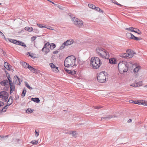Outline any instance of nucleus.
<instances>
[{
	"label": "nucleus",
	"instance_id": "f257e3e1",
	"mask_svg": "<svg viewBox=\"0 0 147 147\" xmlns=\"http://www.w3.org/2000/svg\"><path fill=\"white\" fill-rule=\"evenodd\" d=\"M76 58L73 55H71L66 57L64 62V65L67 67H72L75 65Z\"/></svg>",
	"mask_w": 147,
	"mask_h": 147
},
{
	"label": "nucleus",
	"instance_id": "f03ea898",
	"mask_svg": "<svg viewBox=\"0 0 147 147\" xmlns=\"http://www.w3.org/2000/svg\"><path fill=\"white\" fill-rule=\"evenodd\" d=\"M96 53L100 57L108 59L109 57V54L105 49L102 47H98L96 49Z\"/></svg>",
	"mask_w": 147,
	"mask_h": 147
},
{
	"label": "nucleus",
	"instance_id": "7ed1b4c3",
	"mask_svg": "<svg viewBox=\"0 0 147 147\" xmlns=\"http://www.w3.org/2000/svg\"><path fill=\"white\" fill-rule=\"evenodd\" d=\"M102 63L98 57H92L91 59V66L94 69H97L99 67Z\"/></svg>",
	"mask_w": 147,
	"mask_h": 147
},
{
	"label": "nucleus",
	"instance_id": "20e7f679",
	"mask_svg": "<svg viewBox=\"0 0 147 147\" xmlns=\"http://www.w3.org/2000/svg\"><path fill=\"white\" fill-rule=\"evenodd\" d=\"M108 78L107 74L105 71L100 72L97 76V79L100 83L105 82L106 79H108Z\"/></svg>",
	"mask_w": 147,
	"mask_h": 147
},
{
	"label": "nucleus",
	"instance_id": "39448f33",
	"mask_svg": "<svg viewBox=\"0 0 147 147\" xmlns=\"http://www.w3.org/2000/svg\"><path fill=\"white\" fill-rule=\"evenodd\" d=\"M118 67L119 72L121 74L127 72L128 69L125 61L120 62L118 64Z\"/></svg>",
	"mask_w": 147,
	"mask_h": 147
},
{
	"label": "nucleus",
	"instance_id": "423d86ee",
	"mask_svg": "<svg viewBox=\"0 0 147 147\" xmlns=\"http://www.w3.org/2000/svg\"><path fill=\"white\" fill-rule=\"evenodd\" d=\"M126 52L127 53H125L120 54L119 56L123 58L126 59L131 58L133 57L134 53L132 50L128 49L127 50Z\"/></svg>",
	"mask_w": 147,
	"mask_h": 147
},
{
	"label": "nucleus",
	"instance_id": "0eeeda50",
	"mask_svg": "<svg viewBox=\"0 0 147 147\" xmlns=\"http://www.w3.org/2000/svg\"><path fill=\"white\" fill-rule=\"evenodd\" d=\"M9 95L8 93L6 91H2L0 92V98L2 100L6 102L8 98Z\"/></svg>",
	"mask_w": 147,
	"mask_h": 147
},
{
	"label": "nucleus",
	"instance_id": "6e6552de",
	"mask_svg": "<svg viewBox=\"0 0 147 147\" xmlns=\"http://www.w3.org/2000/svg\"><path fill=\"white\" fill-rule=\"evenodd\" d=\"M22 82L20 79L18 78V76L16 75L13 78V83L17 85H20L21 84V83Z\"/></svg>",
	"mask_w": 147,
	"mask_h": 147
},
{
	"label": "nucleus",
	"instance_id": "1a4fd4ad",
	"mask_svg": "<svg viewBox=\"0 0 147 147\" xmlns=\"http://www.w3.org/2000/svg\"><path fill=\"white\" fill-rule=\"evenodd\" d=\"M48 46H49V47L51 49H53L56 47V45L55 44L52 43L50 44L48 42H47V47Z\"/></svg>",
	"mask_w": 147,
	"mask_h": 147
},
{
	"label": "nucleus",
	"instance_id": "9d476101",
	"mask_svg": "<svg viewBox=\"0 0 147 147\" xmlns=\"http://www.w3.org/2000/svg\"><path fill=\"white\" fill-rule=\"evenodd\" d=\"M4 67L6 68L7 70L10 71L11 70V67L12 66L9 65L7 62H5L4 65Z\"/></svg>",
	"mask_w": 147,
	"mask_h": 147
},
{
	"label": "nucleus",
	"instance_id": "9b49d317",
	"mask_svg": "<svg viewBox=\"0 0 147 147\" xmlns=\"http://www.w3.org/2000/svg\"><path fill=\"white\" fill-rule=\"evenodd\" d=\"M64 69L67 73L69 74L74 75L76 73V71L75 70L71 71V70H68L66 68H65Z\"/></svg>",
	"mask_w": 147,
	"mask_h": 147
},
{
	"label": "nucleus",
	"instance_id": "f8f14e48",
	"mask_svg": "<svg viewBox=\"0 0 147 147\" xmlns=\"http://www.w3.org/2000/svg\"><path fill=\"white\" fill-rule=\"evenodd\" d=\"M125 63L126 65L128 68V69L129 68L132 67L134 65V64H133V63L131 61L127 62L125 61Z\"/></svg>",
	"mask_w": 147,
	"mask_h": 147
},
{
	"label": "nucleus",
	"instance_id": "ddd939ff",
	"mask_svg": "<svg viewBox=\"0 0 147 147\" xmlns=\"http://www.w3.org/2000/svg\"><path fill=\"white\" fill-rule=\"evenodd\" d=\"M9 81L7 80H3L0 82V84L2 86H5L6 85H7V84L8 83Z\"/></svg>",
	"mask_w": 147,
	"mask_h": 147
},
{
	"label": "nucleus",
	"instance_id": "4468645a",
	"mask_svg": "<svg viewBox=\"0 0 147 147\" xmlns=\"http://www.w3.org/2000/svg\"><path fill=\"white\" fill-rule=\"evenodd\" d=\"M74 42V41L73 40L70 39L67 40L64 42L66 46H68L72 44Z\"/></svg>",
	"mask_w": 147,
	"mask_h": 147
},
{
	"label": "nucleus",
	"instance_id": "2eb2a0df",
	"mask_svg": "<svg viewBox=\"0 0 147 147\" xmlns=\"http://www.w3.org/2000/svg\"><path fill=\"white\" fill-rule=\"evenodd\" d=\"M109 63L111 64H115L116 63V59L113 58H112L109 59Z\"/></svg>",
	"mask_w": 147,
	"mask_h": 147
},
{
	"label": "nucleus",
	"instance_id": "dca6fc26",
	"mask_svg": "<svg viewBox=\"0 0 147 147\" xmlns=\"http://www.w3.org/2000/svg\"><path fill=\"white\" fill-rule=\"evenodd\" d=\"M116 117H117L116 116L113 115H109L107 116L106 117L102 118H101V120H102V119H111L112 118H114Z\"/></svg>",
	"mask_w": 147,
	"mask_h": 147
},
{
	"label": "nucleus",
	"instance_id": "f3484780",
	"mask_svg": "<svg viewBox=\"0 0 147 147\" xmlns=\"http://www.w3.org/2000/svg\"><path fill=\"white\" fill-rule=\"evenodd\" d=\"M9 87L10 89H11V88H12V89L13 90H15V86L13 85V84L12 83V81L10 80L9 82Z\"/></svg>",
	"mask_w": 147,
	"mask_h": 147
},
{
	"label": "nucleus",
	"instance_id": "a211bd4d",
	"mask_svg": "<svg viewBox=\"0 0 147 147\" xmlns=\"http://www.w3.org/2000/svg\"><path fill=\"white\" fill-rule=\"evenodd\" d=\"M31 100L37 103H39L40 102V100L38 98H31Z\"/></svg>",
	"mask_w": 147,
	"mask_h": 147
},
{
	"label": "nucleus",
	"instance_id": "6ab92c4d",
	"mask_svg": "<svg viewBox=\"0 0 147 147\" xmlns=\"http://www.w3.org/2000/svg\"><path fill=\"white\" fill-rule=\"evenodd\" d=\"M132 36H131V37H130V39H132L134 40H140L142 39V38H138L136 37L133 34H132Z\"/></svg>",
	"mask_w": 147,
	"mask_h": 147
},
{
	"label": "nucleus",
	"instance_id": "aec40b11",
	"mask_svg": "<svg viewBox=\"0 0 147 147\" xmlns=\"http://www.w3.org/2000/svg\"><path fill=\"white\" fill-rule=\"evenodd\" d=\"M133 32L137 33L139 34H142V32L139 29H137L136 28H134Z\"/></svg>",
	"mask_w": 147,
	"mask_h": 147
},
{
	"label": "nucleus",
	"instance_id": "412c9836",
	"mask_svg": "<svg viewBox=\"0 0 147 147\" xmlns=\"http://www.w3.org/2000/svg\"><path fill=\"white\" fill-rule=\"evenodd\" d=\"M140 67H141L140 66H138L135 68L134 69V73H136L138 72L139 70L140 69Z\"/></svg>",
	"mask_w": 147,
	"mask_h": 147
},
{
	"label": "nucleus",
	"instance_id": "4be33fe9",
	"mask_svg": "<svg viewBox=\"0 0 147 147\" xmlns=\"http://www.w3.org/2000/svg\"><path fill=\"white\" fill-rule=\"evenodd\" d=\"M32 27H26L25 28V30L29 32H32L33 30Z\"/></svg>",
	"mask_w": 147,
	"mask_h": 147
},
{
	"label": "nucleus",
	"instance_id": "5701e85b",
	"mask_svg": "<svg viewBox=\"0 0 147 147\" xmlns=\"http://www.w3.org/2000/svg\"><path fill=\"white\" fill-rule=\"evenodd\" d=\"M140 105H144L147 106V102L145 100H140Z\"/></svg>",
	"mask_w": 147,
	"mask_h": 147
},
{
	"label": "nucleus",
	"instance_id": "b1692460",
	"mask_svg": "<svg viewBox=\"0 0 147 147\" xmlns=\"http://www.w3.org/2000/svg\"><path fill=\"white\" fill-rule=\"evenodd\" d=\"M77 24H78V25H76V26L78 27H80L82 26L83 22L82 20H80L79 21V22H78Z\"/></svg>",
	"mask_w": 147,
	"mask_h": 147
},
{
	"label": "nucleus",
	"instance_id": "393cba45",
	"mask_svg": "<svg viewBox=\"0 0 147 147\" xmlns=\"http://www.w3.org/2000/svg\"><path fill=\"white\" fill-rule=\"evenodd\" d=\"M19 45L20 46H22L24 47H26V45L25 44V43L22 41H19L18 43V45Z\"/></svg>",
	"mask_w": 147,
	"mask_h": 147
},
{
	"label": "nucleus",
	"instance_id": "a878e982",
	"mask_svg": "<svg viewBox=\"0 0 147 147\" xmlns=\"http://www.w3.org/2000/svg\"><path fill=\"white\" fill-rule=\"evenodd\" d=\"M53 68H52V70L55 73H57L59 71L58 67L55 66V67Z\"/></svg>",
	"mask_w": 147,
	"mask_h": 147
},
{
	"label": "nucleus",
	"instance_id": "bb28decb",
	"mask_svg": "<svg viewBox=\"0 0 147 147\" xmlns=\"http://www.w3.org/2000/svg\"><path fill=\"white\" fill-rule=\"evenodd\" d=\"M26 89H25V88H24L21 95L22 98L24 97L25 96V94H26Z\"/></svg>",
	"mask_w": 147,
	"mask_h": 147
},
{
	"label": "nucleus",
	"instance_id": "cd10ccee",
	"mask_svg": "<svg viewBox=\"0 0 147 147\" xmlns=\"http://www.w3.org/2000/svg\"><path fill=\"white\" fill-rule=\"evenodd\" d=\"M94 9L97 11H99L100 12H102V13H103V10L101 9L99 7H95V8Z\"/></svg>",
	"mask_w": 147,
	"mask_h": 147
},
{
	"label": "nucleus",
	"instance_id": "c85d7f7f",
	"mask_svg": "<svg viewBox=\"0 0 147 147\" xmlns=\"http://www.w3.org/2000/svg\"><path fill=\"white\" fill-rule=\"evenodd\" d=\"M8 106L7 105L5 106L1 110V111H2L3 112H5L6 111V109L8 108Z\"/></svg>",
	"mask_w": 147,
	"mask_h": 147
},
{
	"label": "nucleus",
	"instance_id": "c756f323",
	"mask_svg": "<svg viewBox=\"0 0 147 147\" xmlns=\"http://www.w3.org/2000/svg\"><path fill=\"white\" fill-rule=\"evenodd\" d=\"M88 6L90 8H92L94 9L95 8V5L92 4H88Z\"/></svg>",
	"mask_w": 147,
	"mask_h": 147
},
{
	"label": "nucleus",
	"instance_id": "7c9ffc66",
	"mask_svg": "<svg viewBox=\"0 0 147 147\" xmlns=\"http://www.w3.org/2000/svg\"><path fill=\"white\" fill-rule=\"evenodd\" d=\"M12 103L13 100H8L7 105L9 106L11 105Z\"/></svg>",
	"mask_w": 147,
	"mask_h": 147
},
{
	"label": "nucleus",
	"instance_id": "2f4dec72",
	"mask_svg": "<svg viewBox=\"0 0 147 147\" xmlns=\"http://www.w3.org/2000/svg\"><path fill=\"white\" fill-rule=\"evenodd\" d=\"M31 143L33 145H36L38 143V141L34 140L31 141Z\"/></svg>",
	"mask_w": 147,
	"mask_h": 147
},
{
	"label": "nucleus",
	"instance_id": "473e14b6",
	"mask_svg": "<svg viewBox=\"0 0 147 147\" xmlns=\"http://www.w3.org/2000/svg\"><path fill=\"white\" fill-rule=\"evenodd\" d=\"M65 46H66V44H65V42H64L63 43L61 46L60 47L59 50H62L65 47Z\"/></svg>",
	"mask_w": 147,
	"mask_h": 147
},
{
	"label": "nucleus",
	"instance_id": "72a5a7b5",
	"mask_svg": "<svg viewBox=\"0 0 147 147\" xmlns=\"http://www.w3.org/2000/svg\"><path fill=\"white\" fill-rule=\"evenodd\" d=\"M37 24L38 26V27H39V28H46V26L45 25H42L41 24Z\"/></svg>",
	"mask_w": 147,
	"mask_h": 147
},
{
	"label": "nucleus",
	"instance_id": "f704fd0d",
	"mask_svg": "<svg viewBox=\"0 0 147 147\" xmlns=\"http://www.w3.org/2000/svg\"><path fill=\"white\" fill-rule=\"evenodd\" d=\"M132 34L130 33H128L126 34V36L127 38H128L130 39V37H131L132 36Z\"/></svg>",
	"mask_w": 147,
	"mask_h": 147
},
{
	"label": "nucleus",
	"instance_id": "c9c22d12",
	"mask_svg": "<svg viewBox=\"0 0 147 147\" xmlns=\"http://www.w3.org/2000/svg\"><path fill=\"white\" fill-rule=\"evenodd\" d=\"M127 30H129L130 31L133 32L134 30V28L133 27H130L129 28H126L125 29Z\"/></svg>",
	"mask_w": 147,
	"mask_h": 147
},
{
	"label": "nucleus",
	"instance_id": "e433bc0d",
	"mask_svg": "<svg viewBox=\"0 0 147 147\" xmlns=\"http://www.w3.org/2000/svg\"><path fill=\"white\" fill-rule=\"evenodd\" d=\"M77 20H78V19L75 17L72 18V20L73 23L74 24V22H76L77 21Z\"/></svg>",
	"mask_w": 147,
	"mask_h": 147
},
{
	"label": "nucleus",
	"instance_id": "4c0bfd02",
	"mask_svg": "<svg viewBox=\"0 0 147 147\" xmlns=\"http://www.w3.org/2000/svg\"><path fill=\"white\" fill-rule=\"evenodd\" d=\"M26 111L27 113H31L33 112V111L31 109L29 108L26 110Z\"/></svg>",
	"mask_w": 147,
	"mask_h": 147
},
{
	"label": "nucleus",
	"instance_id": "58836bf2",
	"mask_svg": "<svg viewBox=\"0 0 147 147\" xmlns=\"http://www.w3.org/2000/svg\"><path fill=\"white\" fill-rule=\"evenodd\" d=\"M27 68L29 69L31 71H32L33 69H34V68H33L30 65H28Z\"/></svg>",
	"mask_w": 147,
	"mask_h": 147
},
{
	"label": "nucleus",
	"instance_id": "ea45409f",
	"mask_svg": "<svg viewBox=\"0 0 147 147\" xmlns=\"http://www.w3.org/2000/svg\"><path fill=\"white\" fill-rule=\"evenodd\" d=\"M142 82H138L136 84V87L137 86H142Z\"/></svg>",
	"mask_w": 147,
	"mask_h": 147
},
{
	"label": "nucleus",
	"instance_id": "a19ab883",
	"mask_svg": "<svg viewBox=\"0 0 147 147\" xmlns=\"http://www.w3.org/2000/svg\"><path fill=\"white\" fill-rule=\"evenodd\" d=\"M25 85L26 86V87L28 88V89H32L33 88L32 87H30L29 85L28 84V83H26V84H25Z\"/></svg>",
	"mask_w": 147,
	"mask_h": 147
},
{
	"label": "nucleus",
	"instance_id": "79ce46f5",
	"mask_svg": "<svg viewBox=\"0 0 147 147\" xmlns=\"http://www.w3.org/2000/svg\"><path fill=\"white\" fill-rule=\"evenodd\" d=\"M19 41H18L16 40L13 39V43L18 45V43Z\"/></svg>",
	"mask_w": 147,
	"mask_h": 147
},
{
	"label": "nucleus",
	"instance_id": "37998d69",
	"mask_svg": "<svg viewBox=\"0 0 147 147\" xmlns=\"http://www.w3.org/2000/svg\"><path fill=\"white\" fill-rule=\"evenodd\" d=\"M6 76L8 79V80L9 81H9L11 80L10 79V75L8 73L6 74Z\"/></svg>",
	"mask_w": 147,
	"mask_h": 147
},
{
	"label": "nucleus",
	"instance_id": "c03bdc74",
	"mask_svg": "<svg viewBox=\"0 0 147 147\" xmlns=\"http://www.w3.org/2000/svg\"><path fill=\"white\" fill-rule=\"evenodd\" d=\"M47 29L50 30H54L53 28L49 26H47Z\"/></svg>",
	"mask_w": 147,
	"mask_h": 147
},
{
	"label": "nucleus",
	"instance_id": "a18cd8bd",
	"mask_svg": "<svg viewBox=\"0 0 147 147\" xmlns=\"http://www.w3.org/2000/svg\"><path fill=\"white\" fill-rule=\"evenodd\" d=\"M49 65L51 67L52 69V68H53V67H55L56 66L55 65L52 63H50L49 64Z\"/></svg>",
	"mask_w": 147,
	"mask_h": 147
},
{
	"label": "nucleus",
	"instance_id": "49530a36",
	"mask_svg": "<svg viewBox=\"0 0 147 147\" xmlns=\"http://www.w3.org/2000/svg\"><path fill=\"white\" fill-rule=\"evenodd\" d=\"M28 65V64L27 63H26L24 62V63H23V66L25 68H27Z\"/></svg>",
	"mask_w": 147,
	"mask_h": 147
},
{
	"label": "nucleus",
	"instance_id": "de8ad7c7",
	"mask_svg": "<svg viewBox=\"0 0 147 147\" xmlns=\"http://www.w3.org/2000/svg\"><path fill=\"white\" fill-rule=\"evenodd\" d=\"M71 134H72L73 136H75L76 134V131H71Z\"/></svg>",
	"mask_w": 147,
	"mask_h": 147
},
{
	"label": "nucleus",
	"instance_id": "09e8293b",
	"mask_svg": "<svg viewBox=\"0 0 147 147\" xmlns=\"http://www.w3.org/2000/svg\"><path fill=\"white\" fill-rule=\"evenodd\" d=\"M84 63V61H81L80 60H79L78 61V63L80 65H82Z\"/></svg>",
	"mask_w": 147,
	"mask_h": 147
},
{
	"label": "nucleus",
	"instance_id": "8fccbe9b",
	"mask_svg": "<svg viewBox=\"0 0 147 147\" xmlns=\"http://www.w3.org/2000/svg\"><path fill=\"white\" fill-rule=\"evenodd\" d=\"M0 33L1 34V35L2 36L4 37V38L6 40V41H7V38L5 37V35L4 34L2 33V32L0 31Z\"/></svg>",
	"mask_w": 147,
	"mask_h": 147
},
{
	"label": "nucleus",
	"instance_id": "3c124183",
	"mask_svg": "<svg viewBox=\"0 0 147 147\" xmlns=\"http://www.w3.org/2000/svg\"><path fill=\"white\" fill-rule=\"evenodd\" d=\"M102 107L101 106L99 105V106H95L94 107V108L96 109H100Z\"/></svg>",
	"mask_w": 147,
	"mask_h": 147
},
{
	"label": "nucleus",
	"instance_id": "603ef678",
	"mask_svg": "<svg viewBox=\"0 0 147 147\" xmlns=\"http://www.w3.org/2000/svg\"><path fill=\"white\" fill-rule=\"evenodd\" d=\"M45 44L44 45L41 51H42V52H44L45 50V48H46V43H45Z\"/></svg>",
	"mask_w": 147,
	"mask_h": 147
},
{
	"label": "nucleus",
	"instance_id": "864d4df0",
	"mask_svg": "<svg viewBox=\"0 0 147 147\" xmlns=\"http://www.w3.org/2000/svg\"><path fill=\"white\" fill-rule=\"evenodd\" d=\"M134 103L135 104H137L138 105H140V100L139 101H134Z\"/></svg>",
	"mask_w": 147,
	"mask_h": 147
},
{
	"label": "nucleus",
	"instance_id": "5fc2aeb1",
	"mask_svg": "<svg viewBox=\"0 0 147 147\" xmlns=\"http://www.w3.org/2000/svg\"><path fill=\"white\" fill-rule=\"evenodd\" d=\"M35 132L36 133L35 136L36 137H37L39 134V131H37L36 130L35 131Z\"/></svg>",
	"mask_w": 147,
	"mask_h": 147
},
{
	"label": "nucleus",
	"instance_id": "6e6d98bb",
	"mask_svg": "<svg viewBox=\"0 0 147 147\" xmlns=\"http://www.w3.org/2000/svg\"><path fill=\"white\" fill-rule=\"evenodd\" d=\"M7 40H8L9 42L13 43V39H11L9 38H7Z\"/></svg>",
	"mask_w": 147,
	"mask_h": 147
},
{
	"label": "nucleus",
	"instance_id": "4d7b16f0",
	"mask_svg": "<svg viewBox=\"0 0 147 147\" xmlns=\"http://www.w3.org/2000/svg\"><path fill=\"white\" fill-rule=\"evenodd\" d=\"M4 105V103L3 102L0 100V107Z\"/></svg>",
	"mask_w": 147,
	"mask_h": 147
},
{
	"label": "nucleus",
	"instance_id": "13d9d810",
	"mask_svg": "<svg viewBox=\"0 0 147 147\" xmlns=\"http://www.w3.org/2000/svg\"><path fill=\"white\" fill-rule=\"evenodd\" d=\"M36 38V37L34 36H32L31 38V40L32 41H34V40H35Z\"/></svg>",
	"mask_w": 147,
	"mask_h": 147
},
{
	"label": "nucleus",
	"instance_id": "bf43d9fd",
	"mask_svg": "<svg viewBox=\"0 0 147 147\" xmlns=\"http://www.w3.org/2000/svg\"><path fill=\"white\" fill-rule=\"evenodd\" d=\"M59 53V51H54L53 52V53L54 54H56L57 53Z\"/></svg>",
	"mask_w": 147,
	"mask_h": 147
},
{
	"label": "nucleus",
	"instance_id": "052dcab7",
	"mask_svg": "<svg viewBox=\"0 0 147 147\" xmlns=\"http://www.w3.org/2000/svg\"><path fill=\"white\" fill-rule=\"evenodd\" d=\"M80 20V19H78V20H77V22H74V24L76 25H78V24H77V23L79 22V21Z\"/></svg>",
	"mask_w": 147,
	"mask_h": 147
},
{
	"label": "nucleus",
	"instance_id": "680f3d73",
	"mask_svg": "<svg viewBox=\"0 0 147 147\" xmlns=\"http://www.w3.org/2000/svg\"><path fill=\"white\" fill-rule=\"evenodd\" d=\"M10 89V94H11L13 92V91L15 90H12V88H11V89Z\"/></svg>",
	"mask_w": 147,
	"mask_h": 147
},
{
	"label": "nucleus",
	"instance_id": "e2e57ef3",
	"mask_svg": "<svg viewBox=\"0 0 147 147\" xmlns=\"http://www.w3.org/2000/svg\"><path fill=\"white\" fill-rule=\"evenodd\" d=\"M8 136H9L8 135L5 136H0V138H4V137H8Z\"/></svg>",
	"mask_w": 147,
	"mask_h": 147
},
{
	"label": "nucleus",
	"instance_id": "0e129e2a",
	"mask_svg": "<svg viewBox=\"0 0 147 147\" xmlns=\"http://www.w3.org/2000/svg\"><path fill=\"white\" fill-rule=\"evenodd\" d=\"M32 71L33 72H36L37 70L34 68V69H33L32 71Z\"/></svg>",
	"mask_w": 147,
	"mask_h": 147
},
{
	"label": "nucleus",
	"instance_id": "69168bd1",
	"mask_svg": "<svg viewBox=\"0 0 147 147\" xmlns=\"http://www.w3.org/2000/svg\"><path fill=\"white\" fill-rule=\"evenodd\" d=\"M19 98V96H16V97L15 98V99L16 100H17Z\"/></svg>",
	"mask_w": 147,
	"mask_h": 147
},
{
	"label": "nucleus",
	"instance_id": "338daca9",
	"mask_svg": "<svg viewBox=\"0 0 147 147\" xmlns=\"http://www.w3.org/2000/svg\"><path fill=\"white\" fill-rule=\"evenodd\" d=\"M71 131H68V132H67L66 133L67 134H71Z\"/></svg>",
	"mask_w": 147,
	"mask_h": 147
},
{
	"label": "nucleus",
	"instance_id": "774afa93",
	"mask_svg": "<svg viewBox=\"0 0 147 147\" xmlns=\"http://www.w3.org/2000/svg\"><path fill=\"white\" fill-rule=\"evenodd\" d=\"M8 100H13V99L12 97L11 96H10Z\"/></svg>",
	"mask_w": 147,
	"mask_h": 147
}]
</instances>
